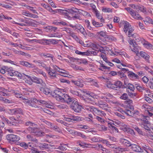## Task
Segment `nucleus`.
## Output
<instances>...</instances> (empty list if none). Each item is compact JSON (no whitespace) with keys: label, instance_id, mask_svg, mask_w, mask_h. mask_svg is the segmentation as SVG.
<instances>
[{"label":"nucleus","instance_id":"29","mask_svg":"<svg viewBox=\"0 0 153 153\" xmlns=\"http://www.w3.org/2000/svg\"><path fill=\"white\" fill-rule=\"evenodd\" d=\"M85 25L87 28L90 30H94V28L91 27L90 22L88 20H85Z\"/></svg>","mask_w":153,"mask_h":153},{"label":"nucleus","instance_id":"14","mask_svg":"<svg viewBox=\"0 0 153 153\" xmlns=\"http://www.w3.org/2000/svg\"><path fill=\"white\" fill-rule=\"evenodd\" d=\"M38 100L35 99H33L30 100L28 105L34 107L36 108H38V107L36 105L37 103H38Z\"/></svg>","mask_w":153,"mask_h":153},{"label":"nucleus","instance_id":"22","mask_svg":"<svg viewBox=\"0 0 153 153\" xmlns=\"http://www.w3.org/2000/svg\"><path fill=\"white\" fill-rule=\"evenodd\" d=\"M95 14L96 17L99 19H100V22H104V20L102 19V16L100 14V12L97 10L93 12Z\"/></svg>","mask_w":153,"mask_h":153},{"label":"nucleus","instance_id":"31","mask_svg":"<svg viewBox=\"0 0 153 153\" xmlns=\"http://www.w3.org/2000/svg\"><path fill=\"white\" fill-rule=\"evenodd\" d=\"M115 88H116V90H118L120 88L122 85V83L119 81H117L116 82H114Z\"/></svg>","mask_w":153,"mask_h":153},{"label":"nucleus","instance_id":"3","mask_svg":"<svg viewBox=\"0 0 153 153\" xmlns=\"http://www.w3.org/2000/svg\"><path fill=\"white\" fill-rule=\"evenodd\" d=\"M82 91L84 93L83 96L85 97V100L89 103H92L94 98L92 96L91 93L85 90Z\"/></svg>","mask_w":153,"mask_h":153},{"label":"nucleus","instance_id":"40","mask_svg":"<svg viewBox=\"0 0 153 153\" xmlns=\"http://www.w3.org/2000/svg\"><path fill=\"white\" fill-rule=\"evenodd\" d=\"M1 117L3 122H6L7 123L8 125L11 126L13 125H14V124H12V123H11V122L9 121L7 119L5 118L4 116H1Z\"/></svg>","mask_w":153,"mask_h":153},{"label":"nucleus","instance_id":"55","mask_svg":"<svg viewBox=\"0 0 153 153\" xmlns=\"http://www.w3.org/2000/svg\"><path fill=\"white\" fill-rule=\"evenodd\" d=\"M134 38L137 42H139L141 41V38L137 34H134L132 37Z\"/></svg>","mask_w":153,"mask_h":153},{"label":"nucleus","instance_id":"51","mask_svg":"<svg viewBox=\"0 0 153 153\" xmlns=\"http://www.w3.org/2000/svg\"><path fill=\"white\" fill-rule=\"evenodd\" d=\"M149 119V118L148 116H147L145 117L143 119L140 120V121L141 122L140 123H149L148 120Z\"/></svg>","mask_w":153,"mask_h":153},{"label":"nucleus","instance_id":"58","mask_svg":"<svg viewBox=\"0 0 153 153\" xmlns=\"http://www.w3.org/2000/svg\"><path fill=\"white\" fill-rule=\"evenodd\" d=\"M120 76L121 78H123V79L124 80V83L125 82V81H126L127 82L128 81V80L127 78H126V75L123 73H120Z\"/></svg>","mask_w":153,"mask_h":153},{"label":"nucleus","instance_id":"32","mask_svg":"<svg viewBox=\"0 0 153 153\" xmlns=\"http://www.w3.org/2000/svg\"><path fill=\"white\" fill-rule=\"evenodd\" d=\"M108 125L109 128L111 130L117 132H119V130L117 128L113 126L111 123H108Z\"/></svg>","mask_w":153,"mask_h":153},{"label":"nucleus","instance_id":"25","mask_svg":"<svg viewBox=\"0 0 153 153\" xmlns=\"http://www.w3.org/2000/svg\"><path fill=\"white\" fill-rule=\"evenodd\" d=\"M34 21V20L33 19H28L25 20V23L27 24L26 26H34L35 23L33 22Z\"/></svg>","mask_w":153,"mask_h":153},{"label":"nucleus","instance_id":"16","mask_svg":"<svg viewBox=\"0 0 153 153\" xmlns=\"http://www.w3.org/2000/svg\"><path fill=\"white\" fill-rule=\"evenodd\" d=\"M140 56L145 59L146 61L149 62V59L150 56L147 53L143 51H141L140 53Z\"/></svg>","mask_w":153,"mask_h":153},{"label":"nucleus","instance_id":"11","mask_svg":"<svg viewBox=\"0 0 153 153\" xmlns=\"http://www.w3.org/2000/svg\"><path fill=\"white\" fill-rule=\"evenodd\" d=\"M131 149L134 151L137 152H143V150L140 146L135 144H131Z\"/></svg>","mask_w":153,"mask_h":153},{"label":"nucleus","instance_id":"56","mask_svg":"<svg viewBox=\"0 0 153 153\" xmlns=\"http://www.w3.org/2000/svg\"><path fill=\"white\" fill-rule=\"evenodd\" d=\"M69 91L71 94L77 96H79V92L73 89H71L69 90Z\"/></svg>","mask_w":153,"mask_h":153},{"label":"nucleus","instance_id":"49","mask_svg":"<svg viewBox=\"0 0 153 153\" xmlns=\"http://www.w3.org/2000/svg\"><path fill=\"white\" fill-rule=\"evenodd\" d=\"M46 41V44L49 45L50 43H51L53 44H56L57 42L56 40L55 39H49L45 40Z\"/></svg>","mask_w":153,"mask_h":153},{"label":"nucleus","instance_id":"10","mask_svg":"<svg viewBox=\"0 0 153 153\" xmlns=\"http://www.w3.org/2000/svg\"><path fill=\"white\" fill-rule=\"evenodd\" d=\"M21 14L22 15L25 16L33 18H38V16L37 15H34L31 13L27 10H22L21 12Z\"/></svg>","mask_w":153,"mask_h":153},{"label":"nucleus","instance_id":"21","mask_svg":"<svg viewBox=\"0 0 153 153\" xmlns=\"http://www.w3.org/2000/svg\"><path fill=\"white\" fill-rule=\"evenodd\" d=\"M120 142L121 143L127 146H130L131 144L130 141L126 139L123 138L120 139Z\"/></svg>","mask_w":153,"mask_h":153},{"label":"nucleus","instance_id":"52","mask_svg":"<svg viewBox=\"0 0 153 153\" xmlns=\"http://www.w3.org/2000/svg\"><path fill=\"white\" fill-rule=\"evenodd\" d=\"M16 115L17 114H20L24 115V112L20 108L15 109Z\"/></svg>","mask_w":153,"mask_h":153},{"label":"nucleus","instance_id":"63","mask_svg":"<svg viewBox=\"0 0 153 153\" xmlns=\"http://www.w3.org/2000/svg\"><path fill=\"white\" fill-rule=\"evenodd\" d=\"M36 128H33L31 127H29L27 128V130L30 132L34 134L36 130Z\"/></svg>","mask_w":153,"mask_h":153},{"label":"nucleus","instance_id":"46","mask_svg":"<svg viewBox=\"0 0 153 153\" xmlns=\"http://www.w3.org/2000/svg\"><path fill=\"white\" fill-rule=\"evenodd\" d=\"M14 52L15 53L18 54L19 55H22L25 56H30V54L25 53L21 51L15 50L14 51Z\"/></svg>","mask_w":153,"mask_h":153},{"label":"nucleus","instance_id":"37","mask_svg":"<svg viewBox=\"0 0 153 153\" xmlns=\"http://www.w3.org/2000/svg\"><path fill=\"white\" fill-rule=\"evenodd\" d=\"M78 9L76 8H73L71 9H68L67 10V13H69L71 14H74L77 13V10Z\"/></svg>","mask_w":153,"mask_h":153},{"label":"nucleus","instance_id":"45","mask_svg":"<svg viewBox=\"0 0 153 153\" xmlns=\"http://www.w3.org/2000/svg\"><path fill=\"white\" fill-rule=\"evenodd\" d=\"M122 112L125 113L126 114L130 116H133L134 115V113L129 110L126 109L125 111H122Z\"/></svg>","mask_w":153,"mask_h":153},{"label":"nucleus","instance_id":"38","mask_svg":"<svg viewBox=\"0 0 153 153\" xmlns=\"http://www.w3.org/2000/svg\"><path fill=\"white\" fill-rule=\"evenodd\" d=\"M44 133L39 131L38 128H36V131L34 134V135L38 137H42L44 135Z\"/></svg>","mask_w":153,"mask_h":153},{"label":"nucleus","instance_id":"24","mask_svg":"<svg viewBox=\"0 0 153 153\" xmlns=\"http://www.w3.org/2000/svg\"><path fill=\"white\" fill-rule=\"evenodd\" d=\"M43 7L47 10L50 12L52 14H55V10H53L49 5L44 4Z\"/></svg>","mask_w":153,"mask_h":153},{"label":"nucleus","instance_id":"13","mask_svg":"<svg viewBox=\"0 0 153 153\" xmlns=\"http://www.w3.org/2000/svg\"><path fill=\"white\" fill-rule=\"evenodd\" d=\"M33 71L36 73L37 74H41L44 77H46L47 76L46 74L44 72L42 71L41 70L39 69L38 68L36 67L33 68Z\"/></svg>","mask_w":153,"mask_h":153},{"label":"nucleus","instance_id":"7","mask_svg":"<svg viewBox=\"0 0 153 153\" xmlns=\"http://www.w3.org/2000/svg\"><path fill=\"white\" fill-rule=\"evenodd\" d=\"M128 42L129 44L130 45H132L133 47L134 48L133 49H131V51L135 52L137 55V53L139 52L137 49H139L140 47L137 46L136 42H134L131 39H129L128 40Z\"/></svg>","mask_w":153,"mask_h":153},{"label":"nucleus","instance_id":"30","mask_svg":"<svg viewBox=\"0 0 153 153\" xmlns=\"http://www.w3.org/2000/svg\"><path fill=\"white\" fill-rule=\"evenodd\" d=\"M127 74L128 76L131 78L134 79H137L138 78V75L132 71H128Z\"/></svg>","mask_w":153,"mask_h":153},{"label":"nucleus","instance_id":"4","mask_svg":"<svg viewBox=\"0 0 153 153\" xmlns=\"http://www.w3.org/2000/svg\"><path fill=\"white\" fill-rule=\"evenodd\" d=\"M125 10H126L134 19L138 20L142 19V18L140 14L131 8L128 7H126L125 8Z\"/></svg>","mask_w":153,"mask_h":153},{"label":"nucleus","instance_id":"19","mask_svg":"<svg viewBox=\"0 0 153 153\" xmlns=\"http://www.w3.org/2000/svg\"><path fill=\"white\" fill-rule=\"evenodd\" d=\"M140 125L143 128L145 129L148 131H150V125L149 123H139Z\"/></svg>","mask_w":153,"mask_h":153},{"label":"nucleus","instance_id":"9","mask_svg":"<svg viewBox=\"0 0 153 153\" xmlns=\"http://www.w3.org/2000/svg\"><path fill=\"white\" fill-rule=\"evenodd\" d=\"M23 74L27 77L28 79H32L33 82H34L37 84H40L42 82V80L41 79L36 76H34L31 78L30 76L27 75L25 73H23Z\"/></svg>","mask_w":153,"mask_h":153},{"label":"nucleus","instance_id":"41","mask_svg":"<svg viewBox=\"0 0 153 153\" xmlns=\"http://www.w3.org/2000/svg\"><path fill=\"white\" fill-rule=\"evenodd\" d=\"M92 24L94 26L96 27H102L103 26V24L102 23H100L93 20H92Z\"/></svg>","mask_w":153,"mask_h":153},{"label":"nucleus","instance_id":"48","mask_svg":"<svg viewBox=\"0 0 153 153\" xmlns=\"http://www.w3.org/2000/svg\"><path fill=\"white\" fill-rule=\"evenodd\" d=\"M106 85L107 87L108 88L115 90L116 89V88L115 87V86L114 85V83H112L111 82H107Z\"/></svg>","mask_w":153,"mask_h":153},{"label":"nucleus","instance_id":"15","mask_svg":"<svg viewBox=\"0 0 153 153\" xmlns=\"http://www.w3.org/2000/svg\"><path fill=\"white\" fill-rule=\"evenodd\" d=\"M9 75L11 76H16L19 78H21L22 76V74L20 73L13 69L11 72L9 73Z\"/></svg>","mask_w":153,"mask_h":153},{"label":"nucleus","instance_id":"20","mask_svg":"<svg viewBox=\"0 0 153 153\" xmlns=\"http://www.w3.org/2000/svg\"><path fill=\"white\" fill-rule=\"evenodd\" d=\"M40 90L41 92L43 93L46 95H48L50 94H51L52 92H51V90L46 88L40 87Z\"/></svg>","mask_w":153,"mask_h":153},{"label":"nucleus","instance_id":"8","mask_svg":"<svg viewBox=\"0 0 153 153\" xmlns=\"http://www.w3.org/2000/svg\"><path fill=\"white\" fill-rule=\"evenodd\" d=\"M71 108L76 112H79L81 109L82 106L79 104V103L76 101L74 103L72 104Z\"/></svg>","mask_w":153,"mask_h":153},{"label":"nucleus","instance_id":"62","mask_svg":"<svg viewBox=\"0 0 153 153\" xmlns=\"http://www.w3.org/2000/svg\"><path fill=\"white\" fill-rule=\"evenodd\" d=\"M144 46L147 48H152V44L148 42H146L143 44Z\"/></svg>","mask_w":153,"mask_h":153},{"label":"nucleus","instance_id":"33","mask_svg":"<svg viewBox=\"0 0 153 153\" xmlns=\"http://www.w3.org/2000/svg\"><path fill=\"white\" fill-rule=\"evenodd\" d=\"M27 137L28 141L33 142L36 143H37L38 142V140L36 139L35 138H34L33 137L31 136L30 135H27Z\"/></svg>","mask_w":153,"mask_h":153},{"label":"nucleus","instance_id":"36","mask_svg":"<svg viewBox=\"0 0 153 153\" xmlns=\"http://www.w3.org/2000/svg\"><path fill=\"white\" fill-rule=\"evenodd\" d=\"M92 148H95L96 150H99L100 148L102 149L104 148L103 147V146L101 144H96L92 145Z\"/></svg>","mask_w":153,"mask_h":153},{"label":"nucleus","instance_id":"43","mask_svg":"<svg viewBox=\"0 0 153 153\" xmlns=\"http://www.w3.org/2000/svg\"><path fill=\"white\" fill-rule=\"evenodd\" d=\"M66 146L68 147V146L67 144H64L62 143H61L60 144V146H59L58 148H59L62 150H66L67 149Z\"/></svg>","mask_w":153,"mask_h":153},{"label":"nucleus","instance_id":"42","mask_svg":"<svg viewBox=\"0 0 153 153\" xmlns=\"http://www.w3.org/2000/svg\"><path fill=\"white\" fill-rule=\"evenodd\" d=\"M56 71H55L53 68V70H51L49 72H48V74L51 77L53 78L56 77Z\"/></svg>","mask_w":153,"mask_h":153},{"label":"nucleus","instance_id":"54","mask_svg":"<svg viewBox=\"0 0 153 153\" xmlns=\"http://www.w3.org/2000/svg\"><path fill=\"white\" fill-rule=\"evenodd\" d=\"M81 10V11L80 12V13L83 16L86 17H91V15L88 12L83 10Z\"/></svg>","mask_w":153,"mask_h":153},{"label":"nucleus","instance_id":"57","mask_svg":"<svg viewBox=\"0 0 153 153\" xmlns=\"http://www.w3.org/2000/svg\"><path fill=\"white\" fill-rule=\"evenodd\" d=\"M7 112L10 115H16L15 109H8L7 110Z\"/></svg>","mask_w":153,"mask_h":153},{"label":"nucleus","instance_id":"18","mask_svg":"<svg viewBox=\"0 0 153 153\" xmlns=\"http://www.w3.org/2000/svg\"><path fill=\"white\" fill-rule=\"evenodd\" d=\"M124 85H126V87L127 88V90H129V91H134L135 88L133 85L128 83V81L126 82V81H125Z\"/></svg>","mask_w":153,"mask_h":153},{"label":"nucleus","instance_id":"1","mask_svg":"<svg viewBox=\"0 0 153 153\" xmlns=\"http://www.w3.org/2000/svg\"><path fill=\"white\" fill-rule=\"evenodd\" d=\"M51 95L56 100L62 102H67L69 96L67 94L62 93L59 90H56L51 94Z\"/></svg>","mask_w":153,"mask_h":153},{"label":"nucleus","instance_id":"28","mask_svg":"<svg viewBox=\"0 0 153 153\" xmlns=\"http://www.w3.org/2000/svg\"><path fill=\"white\" fill-rule=\"evenodd\" d=\"M71 122H74L75 121H79L82 120V117L78 116H75L72 115L71 116Z\"/></svg>","mask_w":153,"mask_h":153},{"label":"nucleus","instance_id":"12","mask_svg":"<svg viewBox=\"0 0 153 153\" xmlns=\"http://www.w3.org/2000/svg\"><path fill=\"white\" fill-rule=\"evenodd\" d=\"M19 63L20 65L29 68H32L35 67V65L27 61H21L19 62Z\"/></svg>","mask_w":153,"mask_h":153},{"label":"nucleus","instance_id":"35","mask_svg":"<svg viewBox=\"0 0 153 153\" xmlns=\"http://www.w3.org/2000/svg\"><path fill=\"white\" fill-rule=\"evenodd\" d=\"M72 82L75 85L79 87H82L84 85V84L82 82L79 81H73Z\"/></svg>","mask_w":153,"mask_h":153},{"label":"nucleus","instance_id":"39","mask_svg":"<svg viewBox=\"0 0 153 153\" xmlns=\"http://www.w3.org/2000/svg\"><path fill=\"white\" fill-rule=\"evenodd\" d=\"M129 149L127 148H121L120 146L117 147V150L119 152L122 153L123 152L128 151Z\"/></svg>","mask_w":153,"mask_h":153},{"label":"nucleus","instance_id":"26","mask_svg":"<svg viewBox=\"0 0 153 153\" xmlns=\"http://www.w3.org/2000/svg\"><path fill=\"white\" fill-rule=\"evenodd\" d=\"M127 92L128 96L131 98H134L137 96V94L134 91H132L127 90Z\"/></svg>","mask_w":153,"mask_h":153},{"label":"nucleus","instance_id":"60","mask_svg":"<svg viewBox=\"0 0 153 153\" xmlns=\"http://www.w3.org/2000/svg\"><path fill=\"white\" fill-rule=\"evenodd\" d=\"M106 55V54H104L102 53H101L100 54L99 56L101 57L106 62L108 61V60L107 59Z\"/></svg>","mask_w":153,"mask_h":153},{"label":"nucleus","instance_id":"34","mask_svg":"<svg viewBox=\"0 0 153 153\" xmlns=\"http://www.w3.org/2000/svg\"><path fill=\"white\" fill-rule=\"evenodd\" d=\"M97 127L99 130L100 131H105L107 130V127L103 125H99Z\"/></svg>","mask_w":153,"mask_h":153},{"label":"nucleus","instance_id":"47","mask_svg":"<svg viewBox=\"0 0 153 153\" xmlns=\"http://www.w3.org/2000/svg\"><path fill=\"white\" fill-rule=\"evenodd\" d=\"M134 31V29L132 27H131L129 30L128 32V37H133V35L134 34H135L136 33H133V32Z\"/></svg>","mask_w":153,"mask_h":153},{"label":"nucleus","instance_id":"53","mask_svg":"<svg viewBox=\"0 0 153 153\" xmlns=\"http://www.w3.org/2000/svg\"><path fill=\"white\" fill-rule=\"evenodd\" d=\"M91 140L92 141L94 142H97L101 141V138L100 137L96 136L93 137Z\"/></svg>","mask_w":153,"mask_h":153},{"label":"nucleus","instance_id":"64","mask_svg":"<svg viewBox=\"0 0 153 153\" xmlns=\"http://www.w3.org/2000/svg\"><path fill=\"white\" fill-rule=\"evenodd\" d=\"M144 22L146 23H149L152 24H153V22L152 21V19L149 17H147L145 19V20L144 21Z\"/></svg>","mask_w":153,"mask_h":153},{"label":"nucleus","instance_id":"61","mask_svg":"<svg viewBox=\"0 0 153 153\" xmlns=\"http://www.w3.org/2000/svg\"><path fill=\"white\" fill-rule=\"evenodd\" d=\"M102 11L105 13H110L112 12L111 9L108 8H104L102 9Z\"/></svg>","mask_w":153,"mask_h":153},{"label":"nucleus","instance_id":"23","mask_svg":"<svg viewBox=\"0 0 153 153\" xmlns=\"http://www.w3.org/2000/svg\"><path fill=\"white\" fill-rule=\"evenodd\" d=\"M52 145L46 143H40L39 147L45 149H50Z\"/></svg>","mask_w":153,"mask_h":153},{"label":"nucleus","instance_id":"59","mask_svg":"<svg viewBox=\"0 0 153 153\" xmlns=\"http://www.w3.org/2000/svg\"><path fill=\"white\" fill-rule=\"evenodd\" d=\"M56 106L59 108L62 109L67 108V107L66 105L64 104L57 105Z\"/></svg>","mask_w":153,"mask_h":153},{"label":"nucleus","instance_id":"5","mask_svg":"<svg viewBox=\"0 0 153 153\" xmlns=\"http://www.w3.org/2000/svg\"><path fill=\"white\" fill-rule=\"evenodd\" d=\"M52 67L55 71H57L61 73L60 74L61 75L65 77H70L69 76H70V75H68V72L65 70L60 68L56 65H53Z\"/></svg>","mask_w":153,"mask_h":153},{"label":"nucleus","instance_id":"6","mask_svg":"<svg viewBox=\"0 0 153 153\" xmlns=\"http://www.w3.org/2000/svg\"><path fill=\"white\" fill-rule=\"evenodd\" d=\"M6 138L9 141L13 142H16L20 139L19 136L12 134L7 135L6 136Z\"/></svg>","mask_w":153,"mask_h":153},{"label":"nucleus","instance_id":"50","mask_svg":"<svg viewBox=\"0 0 153 153\" xmlns=\"http://www.w3.org/2000/svg\"><path fill=\"white\" fill-rule=\"evenodd\" d=\"M9 119L10 120V122H11V123H12V124H14L13 125H15L16 124H18L19 123V120H16L13 117H10Z\"/></svg>","mask_w":153,"mask_h":153},{"label":"nucleus","instance_id":"17","mask_svg":"<svg viewBox=\"0 0 153 153\" xmlns=\"http://www.w3.org/2000/svg\"><path fill=\"white\" fill-rule=\"evenodd\" d=\"M123 30L125 33H126L128 30L131 27L130 24L126 21L124 22L123 23Z\"/></svg>","mask_w":153,"mask_h":153},{"label":"nucleus","instance_id":"2","mask_svg":"<svg viewBox=\"0 0 153 153\" xmlns=\"http://www.w3.org/2000/svg\"><path fill=\"white\" fill-rule=\"evenodd\" d=\"M84 108L87 110L92 112L94 114H97L101 117L105 116L106 115L105 113L103 111L100 110L92 106L85 105L84 107Z\"/></svg>","mask_w":153,"mask_h":153},{"label":"nucleus","instance_id":"44","mask_svg":"<svg viewBox=\"0 0 153 153\" xmlns=\"http://www.w3.org/2000/svg\"><path fill=\"white\" fill-rule=\"evenodd\" d=\"M47 32H51L52 30L55 31V30L57 29V28L56 27H53L52 26H48L45 28Z\"/></svg>","mask_w":153,"mask_h":153},{"label":"nucleus","instance_id":"27","mask_svg":"<svg viewBox=\"0 0 153 153\" xmlns=\"http://www.w3.org/2000/svg\"><path fill=\"white\" fill-rule=\"evenodd\" d=\"M55 14L56 13H60L62 14H65L66 15H68L67 13V10H63L61 9H56L55 10Z\"/></svg>","mask_w":153,"mask_h":153}]
</instances>
